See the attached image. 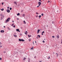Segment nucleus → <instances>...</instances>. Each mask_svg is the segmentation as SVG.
I'll return each mask as SVG.
<instances>
[{
	"instance_id": "nucleus-1",
	"label": "nucleus",
	"mask_w": 62,
	"mask_h": 62,
	"mask_svg": "<svg viewBox=\"0 0 62 62\" xmlns=\"http://www.w3.org/2000/svg\"><path fill=\"white\" fill-rule=\"evenodd\" d=\"M10 20V17H8L5 23H7Z\"/></svg>"
},
{
	"instance_id": "nucleus-2",
	"label": "nucleus",
	"mask_w": 62,
	"mask_h": 62,
	"mask_svg": "<svg viewBox=\"0 0 62 62\" xmlns=\"http://www.w3.org/2000/svg\"><path fill=\"white\" fill-rule=\"evenodd\" d=\"M19 41H24V40H23V39H19Z\"/></svg>"
},
{
	"instance_id": "nucleus-3",
	"label": "nucleus",
	"mask_w": 62,
	"mask_h": 62,
	"mask_svg": "<svg viewBox=\"0 0 62 62\" xmlns=\"http://www.w3.org/2000/svg\"><path fill=\"white\" fill-rule=\"evenodd\" d=\"M6 11L8 13H9L10 12V10L8 9Z\"/></svg>"
},
{
	"instance_id": "nucleus-4",
	"label": "nucleus",
	"mask_w": 62,
	"mask_h": 62,
	"mask_svg": "<svg viewBox=\"0 0 62 62\" xmlns=\"http://www.w3.org/2000/svg\"><path fill=\"white\" fill-rule=\"evenodd\" d=\"M0 16H1V17H2V18H4V15H3L2 14H1L0 15Z\"/></svg>"
},
{
	"instance_id": "nucleus-5",
	"label": "nucleus",
	"mask_w": 62,
	"mask_h": 62,
	"mask_svg": "<svg viewBox=\"0 0 62 62\" xmlns=\"http://www.w3.org/2000/svg\"><path fill=\"white\" fill-rule=\"evenodd\" d=\"M38 4H39V6H40V5H41V3L40 2H39L38 3Z\"/></svg>"
},
{
	"instance_id": "nucleus-6",
	"label": "nucleus",
	"mask_w": 62,
	"mask_h": 62,
	"mask_svg": "<svg viewBox=\"0 0 62 62\" xmlns=\"http://www.w3.org/2000/svg\"><path fill=\"white\" fill-rule=\"evenodd\" d=\"M28 62H30V59L29 58H28Z\"/></svg>"
},
{
	"instance_id": "nucleus-7",
	"label": "nucleus",
	"mask_w": 62,
	"mask_h": 62,
	"mask_svg": "<svg viewBox=\"0 0 62 62\" xmlns=\"http://www.w3.org/2000/svg\"><path fill=\"white\" fill-rule=\"evenodd\" d=\"M16 31H17V32H20V31L19 30V29H16Z\"/></svg>"
},
{
	"instance_id": "nucleus-8",
	"label": "nucleus",
	"mask_w": 62,
	"mask_h": 62,
	"mask_svg": "<svg viewBox=\"0 0 62 62\" xmlns=\"http://www.w3.org/2000/svg\"><path fill=\"white\" fill-rule=\"evenodd\" d=\"M4 31L3 30H1L0 31L1 33H4Z\"/></svg>"
},
{
	"instance_id": "nucleus-9",
	"label": "nucleus",
	"mask_w": 62,
	"mask_h": 62,
	"mask_svg": "<svg viewBox=\"0 0 62 62\" xmlns=\"http://www.w3.org/2000/svg\"><path fill=\"white\" fill-rule=\"evenodd\" d=\"M39 31H40V30H38V31H37V34H38V33H39Z\"/></svg>"
},
{
	"instance_id": "nucleus-10",
	"label": "nucleus",
	"mask_w": 62,
	"mask_h": 62,
	"mask_svg": "<svg viewBox=\"0 0 62 62\" xmlns=\"http://www.w3.org/2000/svg\"><path fill=\"white\" fill-rule=\"evenodd\" d=\"M24 33H25V35H27V31H25V32Z\"/></svg>"
},
{
	"instance_id": "nucleus-11",
	"label": "nucleus",
	"mask_w": 62,
	"mask_h": 62,
	"mask_svg": "<svg viewBox=\"0 0 62 62\" xmlns=\"http://www.w3.org/2000/svg\"><path fill=\"white\" fill-rule=\"evenodd\" d=\"M25 59H26V58L24 57L23 59V60H25Z\"/></svg>"
},
{
	"instance_id": "nucleus-12",
	"label": "nucleus",
	"mask_w": 62,
	"mask_h": 62,
	"mask_svg": "<svg viewBox=\"0 0 62 62\" xmlns=\"http://www.w3.org/2000/svg\"><path fill=\"white\" fill-rule=\"evenodd\" d=\"M14 3L15 4H17V3L16 2V1H14Z\"/></svg>"
},
{
	"instance_id": "nucleus-13",
	"label": "nucleus",
	"mask_w": 62,
	"mask_h": 62,
	"mask_svg": "<svg viewBox=\"0 0 62 62\" xmlns=\"http://www.w3.org/2000/svg\"><path fill=\"white\" fill-rule=\"evenodd\" d=\"M20 15V13H18L17 14V16H19V15Z\"/></svg>"
},
{
	"instance_id": "nucleus-14",
	"label": "nucleus",
	"mask_w": 62,
	"mask_h": 62,
	"mask_svg": "<svg viewBox=\"0 0 62 62\" xmlns=\"http://www.w3.org/2000/svg\"><path fill=\"white\" fill-rule=\"evenodd\" d=\"M28 36L29 38H30V37H31V35L30 36V35H28Z\"/></svg>"
},
{
	"instance_id": "nucleus-15",
	"label": "nucleus",
	"mask_w": 62,
	"mask_h": 62,
	"mask_svg": "<svg viewBox=\"0 0 62 62\" xmlns=\"http://www.w3.org/2000/svg\"><path fill=\"white\" fill-rule=\"evenodd\" d=\"M37 37H38L39 38L40 37V35H38L37 36Z\"/></svg>"
},
{
	"instance_id": "nucleus-16",
	"label": "nucleus",
	"mask_w": 62,
	"mask_h": 62,
	"mask_svg": "<svg viewBox=\"0 0 62 62\" xmlns=\"http://www.w3.org/2000/svg\"><path fill=\"white\" fill-rule=\"evenodd\" d=\"M7 28H8V30H10V28H9V27H8Z\"/></svg>"
},
{
	"instance_id": "nucleus-17",
	"label": "nucleus",
	"mask_w": 62,
	"mask_h": 62,
	"mask_svg": "<svg viewBox=\"0 0 62 62\" xmlns=\"http://www.w3.org/2000/svg\"><path fill=\"white\" fill-rule=\"evenodd\" d=\"M41 15H40L39 16V18H41Z\"/></svg>"
},
{
	"instance_id": "nucleus-18",
	"label": "nucleus",
	"mask_w": 62,
	"mask_h": 62,
	"mask_svg": "<svg viewBox=\"0 0 62 62\" xmlns=\"http://www.w3.org/2000/svg\"><path fill=\"white\" fill-rule=\"evenodd\" d=\"M52 23H53V24H54V22L53 21L52 22Z\"/></svg>"
},
{
	"instance_id": "nucleus-19",
	"label": "nucleus",
	"mask_w": 62,
	"mask_h": 62,
	"mask_svg": "<svg viewBox=\"0 0 62 62\" xmlns=\"http://www.w3.org/2000/svg\"><path fill=\"white\" fill-rule=\"evenodd\" d=\"M23 22H24V23H25H25H26L25 22V21H23Z\"/></svg>"
},
{
	"instance_id": "nucleus-20",
	"label": "nucleus",
	"mask_w": 62,
	"mask_h": 62,
	"mask_svg": "<svg viewBox=\"0 0 62 62\" xmlns=\"http://www.w3.org/2000/svg\"><path fill=\"white\" fill-rule=\"evenodd\" d=\"M56 54L57 55V56H58V54H57V53H56Z\"/></svg>"
},
{
	"instance_id": "nucleus-21",
	"label": "nucleus",
	"mask_w": 62,
	"mask_h": 62,
	"mask_svg": "<svg viewBox=\"0 0 62 62\" xmlns=\"http://www.w3.org/2000/svg\"><path fill=\"white\" fill-rule=\"evenodd\" d=\"M14 37H16V38L17 37V35H14Z\"/></svg>"
},
{
	"instance_id": "nucleus-22",
	"label": "nucleus",
	"mask_w": 62,
	"mask_h": 62,
	"mask_svg": "<svg viewBox=\"0 0 62 62\" xmlns=\"http://www.w3.org/2000/svg\"><path fill=\"white\" fill-rule=\"evenodd\" d=\"M23 17H24V16H25V14H23Z\"/></svg>"
},
{
	"instance_id": "nucleus-23",
	"label": "nucleus",
	"mask_w": 62,
	"mask_h": 62,
	"mask_svg": "<svg viewBox=\"0 0 62 62\" xmlns=\"http://www.w3.org/2000/svg\"><path fill=\"white\" fill-rule=\"evenodd\" d=\"M59 35H58L57 36V38H59Z\"/></svg>"
},
{
	"instance_id": "nucleus-24",
	"label": "nucleus",
	"mask_w": 62,
	"mask_h": 62,
	"mask_svg": "<svg viewBox=\"0 0 62 62\" xmlns=\"http://www.w3.org/2000/svg\"><path fill=\"white\" fill-rule=\"evenodd\" d=\"M12 9V8H10V10H11Z\"/></svg>"
},
{
	"instance_id": "nucleus-25",
	"label": "nucleus",
	"mask_w": 62,
	"mask_h": 62,
	"mask_svg": "<svg viewBox=\"0 0 62 62\" xmlns=\"http://www.w3.org/2000/svg\"><path fill=\"white\" fill-rule=\"evenodd\" d=\"M4 9L3 8H2V9H1V11H3L4 10Z\"/></svg>"
},
{
	"instance_id": "nucleus-26",
	"label": "nucleus",
	"mask_w": 62,
	"mask_h": 62,
	"mask_svg": "<svg viewBox=\"0 0 62 62\" xmlns=\"http://www.w3.org/2000/svg\"><path fill=\"white\" fill-rule=\"evenodd\" d=\"M33 48H34V47H32L31 48V49L33 50Z\"/></svg>"
},
{
	"instance_id": "nucleus-27",
	"label": "nucleus",
	"mask_w": 62,
	"mask_h": 62,
	"mask_svg": "<svg viewBox=\"0 0 62 62\" xmlns=\"http://www.w3.org/2000/svg\"><path fill=\"white\" fill-rule=\"evenodd\" d=\"M2 17H1L0 18V20H2V19H3V18H2Z\"/></svg>"
},
{
	"instance_id": "nucleus-28",
	"label": "nucleus",
	"mask_w": 62,
	"mask_h": 62,
	"mask_svg": "<svg viewBox=\"0 0 62 62\" xmlns=\"http://www.w3.org/2000/svg\"><path fill=\"white\" fill-rule=\"evenodd\" d=\"M29 41H31V39H29Z\"/></svg>"
},
{
	"instance_id": "nucleus-29",
	"label": "nucleus",
	"mask_w": 62,
	"mask_h": 62,
	"mask_svg": "<svg viewBox=\"0 0 62 62\" xmlns=\"http://www.w3.org/2000/svg\"><path fill=\"white\" fill-rule=\"evenodd\" d=\"M44 15V14L43 13H42L41 14V15H42V16H43Z\"/></svg>"
},
{
	"instance_id": "nucleus-30",
	"label": "nucleus",
	"mask_w": 62,
	"mask_h": 62,
	"mask_svg": "<svg viewBox=\"0 0 62 62\" xmlns=\"http://www.w3.org/2000/svg\"><path fill=\"white\" fill-rule=\"evenodd\" d=\"M50 56H49L48 57V58H47V59H50Z\"/></svg>"
},
{
	"instance_id": "nucleus-31",
	"label": "nucleus",
	"mask_w": 62,
	"mask_h": 62,
	"mask_svg": "<svg viewBox=\"0 0 62 62\" xmlns=\"http://www.w3.org/2000/svg\"><path fill=\"white\" fill-rule=\"evenodd\" d=\"M39 1H40L41 2H42V1L41 0H39Z\"/></svg>"
},
{
	"instance_id": "nucleus-32",
	"label": "nucleus",
	"mask_w": 62,
	"mask_h": 62,
	"mask_svg": "<svg viewBox=\"0 0 62 62\" xmlns=\"http://www.w3.org/2000/svg\"><path fill=\"white\" fill-rule=\"evenodd\" d=\"M2 43L1 42H0V45H2Z\"/></svg>"
},
{
	"instance_id": "nucleus-33",
	"label": "nucleus",
	"mask_w": 62,
	"mask_h": 62,
	"mask_svg": "<svg viewBox=\"0 0 62 62\" xmlns=\"http://www.w3.org/2000/svg\"><path fill=\"white\" fill-rule=\"evenodd\" d=\"M22 34H20V36H22Z\"/></svg>"
},
{
	"instance_id": "nucleus-34",
	"label": "nucleus",
	"mask_w": 62,
	"mask_h": 62,
	"mask_svg": "<svg viewBox=\"0 0 62 62\" xmlns=\"http://www.w3.org/2000/svg\"><path fill=\"white\" fill-rule=\"evenodd\" d=\"M6 51H4V52H3V53H6Z\"/></svg>"
},
{
	"instance_id": "nucleus-35",
	"label": "nucleus",
	"mask_w": 62,
	"mask_h": 62,
	"mask_svg": "<svg viewBox=\"0 0 62 62\" xmlns=\"http://www.w3.org/2000/svg\"><path fill=\"white\" fill-rule=\"evenodd\" d=\"M0 60H2V58H0Z\"/></svg>"
},
{
	"instance_id": "nucleus-36",
	"label": "nucleus",
	"mask_w": 62,
	"mask_h": 62,
	"mask_svg": "<svg viewBox=\"0 0 62 62\" xmlns=\"http://www.w3.org/2000/svg\"><path fill=\"white\" fill-rule=\"evenodd\" d=\"M42 33H44V31H43L42 32Z\"/></svg>"
},
{
	"instance_id": "nucleus-37",
	"label": "nucleus",
	"mask_w": 62,
	"mask_h": 62,
	"mask_svg": "<svg viewBox=\"0 0 62 62\" xmlns=\"http://www.w3.org/2000/svg\"><path fill=\"white\" fill-rule=\"evenodd\" d=\"M13 27H14V28L15 27V25H14V26Z\"/></svg>"
},
{
	"instance_id": "nucleus-38",
	"label": "nucleus",
	"mask_w": 62,
	"mask_h": 62,
	"mask_svg": "<svg viewBox=\"0 0 62 62\" xmlns=\"http://www.w3.org/2000/svg\"><path fill=\"white\" fill-rule=\"evenodd\" d=\"M9 7H7V8H8V9H9Z\"/></svg>"
},
{
	"instance_id": "nucleus-39",
	"label": "nucleus",
	"mask_w": 62,
	"mask_h": 62,
	"mask_svg": "<svg viewBox=\"0 0 62 62\" xmlns=\"http://www.w3.org/2000/svg\"><path fill=\"white\" fill-rule=\"evenodd\" d=\"M20 28H21V29H23V27H20Z\"/></svg>"
},
{
	"instance_id": "nucleus-40",
	"label": "nucleus",
	"mask_w": 62,
	"mask_h": 62,
	"mask_svg": "<svg viewBox=\"0 0 62 62\" xmlns=\"http://www.w3.org/2000/svg\"><path fill=\"white\" fill-rule=\"evenodd\" d=\"M2 47V46H1V45L0 46V48Z\"/></svg>"
},
{
	"instance_id": "nucleus-41",
	"label": "nucleus",
	"mask_w": 62,
	"mask_h": 62,
	"mask_svg": "<svg viewBox=\"0 0 62 62\" xmlns=\"http://www.w3.org/2000/svg\"><path fill=\"white\" fill-rule=\"evenodd\" d=\"M61 43L62 44V39L61 40Z\"/></svg>"
},
{
	"instance_id": "nucleus-42",
	"label": "nucleus",
	"mask_w": 62,
	"mask_h": 62,
	"mask_svg": "<svg viewBox=\"0 0 62 62\" xmlns=\"http://www.w3.org/2000/svg\"><path fill=\"white\" fill-rule=\"evenodd\" d=\"M53 38H54V36H52Z\"/></svg>"
},
{
	"instance_id": "nucleus-43",
	"label": "nucleus",
	"mask_w": 62,
	"mask_h": 62,
	"mask_svg": "<svg viewBox=\"0 0 62 62\" xmlns=\"http://www.w3.org/2000/svg\"><path fill=\"white\" fill-rule=\"evenodd\" d=\"M36 14H38V12H36Z\"/></svg>"
},
{
	"instance_id": "nucleus-44",
	"label": "nucleus",
	"mask_w": 62,
	"mask_h": 62,
	"mask_svg": "<svg viewBox=\"0 0 62 62\" xmlns=\"http://www.w3.org/2000/svg\"><path fill=\"white\" fill-rule=\"evenodd\" d=\"M17 20H19V18H17Z\"/></svg>"
},
{
	"instance_id": "nucleus-45",
	"label": "nucleus",
	"mask_w": 62,
	"mask_h": 62,
	"mask_svg": "<svg viewBox=\"0 0 62 62\" xmlns=\"http://www.w3.org/2000/svg\"><path fill=\"white\" fill-rule=\"evenodd\" d=\"M42 42H43V43H44V42H45V41H43V40L42 41Z\"/></svg>"
},
{
	"instance_id": "nucleus-46",
	"label": "nucleus",
	"mask_w": 62,
	"mask_h": 62,
	"mask_svg": "<svg viewBox=\"0 0 62 62\" xmlns=\"http://www.w3.org/2000/svg\"><path fill=\"white\" fill-rule=\"evenodd\" d=\"M13 24H12V26H13Z\"/></svg>"
},
{
	"instance_id": "nucleus-47",
	"label": "nucleus",
	"mask_w": 62,
	"mask_h": 62,
	"mask_svg": "<svg viewBox=\"0 0 62 62\" xmlns=\"http://www.w3.org/2000/svg\"><path fill=\"white\" fill-rule=\"evenodd\" d=\"M41 35H43V33H42V34H41Z\"/></svg>"
},
{
	"instance_id": "nucleus-48",
	"label": "nucleus",
	"mask_w": 62,
	"mask_h": 62,
	"mask_svg": "<svg viewBox=\"0 0 62 62\" xmlns=\"http://www.w3.org/2000/svg\"><path fill=\"white\" fill-rule=\"evenodd\" d=\"M39 6H38L37 7V8H39Z\"/></svg>"
},
{
	"instance_id": "nucleus-49",
	"label": "nucleus",
	"mask_w": 62,
	"mask_h": 62,
	"mask_svg": "<svg viewBox=\"0 0 62 62\" xmlns=\"http://www.w3.org/2000/svg\"><path fill=\"white\" fill-rule=\"evenodd\" d=\"M49 2H50V1L49 0H48V3H49Z\"/></svg>"
},
{
	"instance_id": "nucleus-50",
	"label": "nucleus",
	"mask_w": 62,
	"mask_h": 62,
	"mask_svg": "<svg viewBox=\"0 0 62 62\" xmlns=\"http://www.w3.org/2000/svg\"><path fill=\"white\" fill-rule=\"evenodd\" d=\"M2 5H3V4H4V3H2Z\"/></svg>"
},
{
	"instance_id": "nucleus-51",
	"label": "nucleus",
	"mask_w": 62,
	"mask_h": 62,
	"mask_svg": "<svg viewBox=\"0 0 62 62\" xmlns=\"http://www.w3.org/2000/svg\"><path fill=\"white\" fill-rule=\"evenodd\" d=\"M35 42L36 43H37V42H36V41H35Z\"/></svg>"
},
{
	"instance_id": "nucleus-52",
	"label": "nucleus",
	"mask_w": 62,
	"mask_h": 62,
	"mask_svg": "<svg viewBox=\"0 0 62 62\" xmlns=\"http://www.w3.org/2000/svg\"><path fill=\"white\" fill-rule=\"evenodd\" d=\"M42 62V61H39V62Z\"/></svg>"
},
{
	"instance_id": "nucleus-53",
	"label": "nucleus",
	"mask_w": 62,
	"mask_h": 62,
	"mask_svg": "<svg viewBox=\"0 0 62 62\" xmlns=\"http://www.w3.org/2000/svg\"><path fill=\"white\" fill-rule=\"evenodd\" d=\"M36 56H35V57H34V58H36Z\"/></svg>"
},
{
	"instance_id": "nucleus-54",
	"label": "nucleus",
	"mask_w": 62,
	"mask_h": 62,
	"mask_svg": "<svg viewBox=\"0 0 62 62\" xmlns=\"http://www.w3.org/2000/svg\"><path fill=\"white\" fill-rule=\"evenodd\" d=\"M12 22L13 23H14V21H13Z\"/></svg>"
},
{
	"instance_id": "nucleus-55",
	"label": "nucleus",
	"mask_w": 62,
	"mask_h": 62,
	"mask_svg": "<svg viewBox=\"0 0 62 62\" xmlns=\"http://www.w3.org/2000/svg\"><path fill=\"white\" fill-rule=\"evenodd\" d=\"M36 17H38V15L37 16H36Z\"/></svg>"
},
{
	"instance_id": "nucleus-56",
	"label": "nucleus",
	"mask_w": 62,
	"mask_h": 62,
	"mask_svg": "<svg viewBox=\"0 0 62 62\" xmlns=\"http://www.w3.org/2000/svg\"><path fill=\"white\" fill-rule=\"evenodd\" d=\"M13 24V25H14V23Z\"/></svg>"
},
{
	"instance_id": "nucleus-57",
	"label": "nucleus",
	"mask_w": 62,
	"mask_h": 62,
	"mask_svg": "<svg viewBox=\"0 0 62 62\" xmlns=\"http://www.w3.org/2000/svg\"><path fill=\"white\" fill-rule=\"evenodd\" d=\"M16 4V6H17V4Z\"/></svg>"
},
{
	"instance_id": "nucleus-58",
	"label": "nucleus",
	"mask_w": 62,
	"mask_h": 62,
	"mask_svg": "<svg viewBox=\"0 0 62 62\" xmlns=\"http://www.w3.org/2000/svg\"><path fill=\"white\" fill-rule=\"evenodd\" d=\"M4 28H5V26H4Z\"/></svg>"
},
{
	"instance_id": "nucleus-59",
	"label": "nucleus",
	"mask_w": 62,
	"mask_h": 62,
	"mask_svg": "<svg viewBox=\"0 0 62 62\" xmlns=\"http://www.w3.org/2000/svg\"><path fill=\"white\" fill-rule=\"evenodd\" d=\"M36 38H37V39H38V37H37Z\"/></svg>"
},
{
	"instance_id": "nucleus-60",
	"label": "nucleus",
	"mask_w": 62,
	"mask_h": 62,
	"mask_svg": "<svg viewBox=\"0 0 62 62\" xmlns=\"http://www.w3.org/2000/svg\"><path fill=\"white\" fill-rule=\"evenodd\" d=\"M33 45L34 44V43H33Z\"/></svg>"
},
{
	"instance_id": "nucleus-61",
	"label": "nucleus",
	"mask_w": 62,
	"mask_h": 62,
	"mask_svg": "<svg viewBox=\"0 0 62 62\" xmlns=\"http://www.w3.org/2000/svg\"><path fill=\"white\" fill-rule=\"evenodd\" d=\"M44 40H45V39H44Z\"/></svg>"
},
{
	"instance_id": "nucleus-62",
	"label": "nucleus",
	"mask_w": 62,
	"mask_h": 62,
	"mask_svg": "<svg viewBox=\"0 0 62 62\" xmlns=\"http://www.w3.org/2000/svg\"><path fill=\"white\" fill-rule=\"evenodd\" d=\"M34 42H33V43H34Z\"/></svg>"
},
{
	"instance_id": "nucleus-63",
	"label": "nucleus",
	"mask_w": 62,
	"mask_h": 62,
	"mask_svg": "<svg viewBox=\"0 0 62 62\" xmlns=\"http://www.w3.org/2000/svg\"><path fill=\"white\" fill-rule=\"evenodd\" d=\"M47 27H48V25H47Z\"/></svg>"
},
{
	"instance_id": "nucleus-64",
	"label": "nucleus",
	"mask_w": 62,
	"mask_h": 62,
	"mask_svg": "<svg viewBox=\"0 0 62 62\" xmlns=\"http://www.w3.org/2000/svg\"><path fill=\"white\" fill-rule=\"evenodd\" d=\"M15 34H16V33H15Z\"/></svg>"
}]
</instances>
